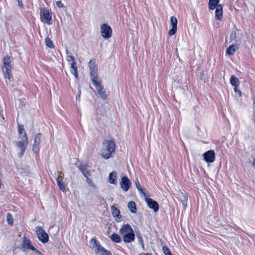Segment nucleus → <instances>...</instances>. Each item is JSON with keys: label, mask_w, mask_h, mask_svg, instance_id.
<instances>
[{"label": "nucleus", "mask_w": 255, "mask_h": 255, "mask_svg": "<svg viewBox=\"0 0 255 255\" xmlns=\"http://www.w3.org/2000/svg\"><path fill=\"white\" fill-rule=\"evenodd\" d=\"M120 233L123 236L125 243H131L134 241L135 234L132 228L129 224L123 225L120 230Z\"/></svg>", "instance_id": "f257e3e1"}, {"label": "nucleus", "mask_w": 255, "mask_h": 255, "mask_svg": "<svg viewBox=\"0 0 255 255\" xmlns=\"http://www.w3.org/2000/svg\"><path fill=\"white\" fill-rule=\"evenodd\" d=\"M89 246L92 250H94L96 254L100 255H111V253L105 249L95 237L92 238L90 241Z\"/></svg>", "instance_id": "f03ea898"}, {"label": "nucleus", "mask_w": 255, "mask_h": 255, "mask_svg": "<svg viewBox=\"0 0 255 255\" xmlns=\"http://www.w3.org/2000/svg\"><path fill=\"white\" fill-rule=\"evenodd\" d=\"M19 138L21 140L14 141L13 143L16 147L20 149V152L18 153V156L19 157H22L29 144V141L27 134L20 136Z\"/></svg>", "instance_id": "7ed1b4c3"}, {"label": "nucleus", "mask_w": 255, "mask_h": 255, "mask_svg": "<svg viewBox=\"0 0 255 255\" xmlns=\"http://www.w3.org/2000/svg\"><path fill=\"white\" fill-rule=\"evenodd\" d=\"M219 2V0H209V8L211 10L216 9V17L218 20H221L223 17V6Z\"/></svg>", "instance_id": "20e7f679"}, {"label": "nucleus", "mask_w": 255, "mask_h": 255, "mask_svg": "<svg viewBox=\"0 0 255 255\" xmlns=\"http://www.w3.org/2000/svg\"><path fill=\"white\" fill-rule=\"evenodd\" d=\"M11 60L9 56H5L3 60V74L5 78H7L9 80L12 77L11 74Z\"/></svg>", "instance_id": "39448f33"}, {"label": "nucleus", "mask_w": 255, "mask_h": 255, "mask_svg": "<svg viewBox=\"0 0 255 255\" xmlns=\"http://www.w3.org/2000/svg\"><path fill=\"white\" fill-rule=\"evenodd\" d=\"M90 71V77L92 82L100 80L98 75V67L96 65L95 60H91L88 63Z\"/></svg>", "instance_id": "423d86ee"}, {"label": "nucleus", "mask_w": 255, "mask_h": 255, "mask_svg": "<svg viewBox=\"0 0 255 255\" xmlns=\"http://www.w3.org/2000/svg\"><path fill=\"white\" fill-rule=\"evenodd\" d=\"M112 140L111 139L106 140L103 145L102 149L101 151V155L106 159H108L110 157L112 154Z\"/></svg>", "instance_id": "0eeeda50"}, {"label": "nucleus", "mask_w": 255, "mask_h": 255, "mask_svg": "<svg viewBox=\"0 0 255 255\" xmlns=\"http://www.w3.org/2000/svg\"><path fill=\"white\" fill-rule=\"evenodd\" d=\"M244 37L243 33L241 30L236 29L233 30L230 36V39L231 42L234 41L236 43L241 42Z\"/></svg>", "instance_id": "6e6552de"}, {"label": "nucleus", "mask_w": 255, "mask_h": 255, "mask_svg": "<svg viewBox=\"0 0 255 255\" xmlns=\"http://www.w3.org/2000/svg\"><path fill=\"white\" fill-rule=\"evenodd\" d=\"M41 20L44 23L50 25L52 24V16L49 10L46 8H42L40 10Z\"/></svg>", "instance_id": "1a4fd4ad"}, {"label": "nucleus", "mask_w": 255, "mask_h": 255, "mask_svg": "<svg viewBox=\"0 0 255 255\" xmlns=\"http://www.w3.org/2000/svg\"><path fill=\"white\" fill-rule=\"evenodd\" d=\"M36 233L39 241L43 244L46 243L49 241L48 235L42 229V227L36 228Z\"/></svg>", "instance_id": "9d476101"}, {"label": "nucleus", "mask_w": 255, "mask_h": 255, "mask_svg": "<svg viewBox=\"0 0 255 255\" xmlns=\"http://www.w3.org/2000/svg\"><path fill=\"white\" fill-rule=\"evenodd\" d=\"M92 83L93 85L95 86L98 93L100 95V97L103 100H106L107 97V94L104 88L101 84L100 80L95 81V82H92Z\"/></svg>", "instance_id": "9b49d317"}, {"label": "nucleus", "mask_w": 255, "mask_h": 255, "mask_svg": "<svg viewBox=\"0 0 255 255\" xmlns=\"http://www.w3.org/2000/svg\"><path fill=\"white\" fill-rule=\"evenodd\" d=\"M101 32L104 38H109L110 37L112 33L111 28L107 24H103L101 27Z\"/></svg>", "instance_id": "f8f14e48"}, {"label": "nucleus", "mask_w": 255, "mask_h": 255, "mask_svg": "<svg viewBox=\"0 0 255 255\" xmlns=\"http://www.w3.org/2000/svg\"><path fill=\"white\" fill-rule=\"evenodd\" d=\"M21 246L23 251H26L27 250H35V247L31 244L30 240L27 239L26 237H24L23 238Z\"/></svg>", "instance_id": "ddd939ff"}, {"label": "nucleus", "mask_w": 255, "mask_h": 255, "mask_svg": "<svg viewBox=\"0 0 255 255\" xmlns=\"http://www.w3.org/2000/svg\"><path fill=\"white\" fill-rule=\"evenodd\" d=\"M130 185V181L127 177L124 176L122 178L121 181L120 182V186L123 191L125 192L128 191Z\"/></svg>", "instance_id": "4468645a"}, {"label": "nucleus", "mask_w": 255, "mask_h": 255, "mask_svg": "<svg viewBox=\"0 0 255 255\" xmlns=\"http://www.w3.org/2000/svg\"><path fill=\"white\" fill-rule=\"evenodd\" d=\"M170 25L171 26V29L169 30L168 34L170 36H172L174 35L177 31V19L174 16H172L170 18Z\"/></svg>", "instance_id": "2eb2a0df"}, {"label": "nucleus", "mask_w": 255, "mask_h": 255, "mask_svg": "<svg viewBox=\"0 0 255 255\" xmlns=\"http://www.w3.org/2000/svg\"><path fill=\"white\" fill-rule=\"evenodd\" d=\"M204 159L207 162L212 163L215 159V153L213 150H209L205 152L204 154Z\"/></svg>", "instance_id": "dca6fc26"}, {"label": "nucleus", "mask_w": 255, "mask_h": 255, "mask_svg": "<svg viewBox=\"0 0 255 255\" xmlns=\"http://www.w3.org/2000/svg\"><path fill=\"white\" fill-rule=\"evenodd\" d=\"M145 197V201L148 205V206L150 209H152L155 212L158 211L159 209V205L156 201L153 200L151 198Z\"/></svg>", "instance_id": "f3484780"}, {"label": "nucleus", "mask_w": 255, "mask_h": 255, "mask_svg": "<svg viewBox=\"0 0 255 255\" xmlns=\"http://www.w3.org/2000/svg\"><path fill=\"white\" fill-rule=\"evenodd\" d=\"M239 44L235 43L230 46L227 49L226 53L228 55H232L239 49Z\"/></svg>", "instance_id": "a211bd4d"}, {"label": "nucleus", "mask_w": 255, "mask_h": 255, "mask_svg": "<svg viewBox=\"0 0 255 255\" xmlns=\"http://www.w3.org/2000/svg\"><path fill=\"white\" fill-rule=\"evenodd\" d=\"M70 65V71L72 74H73L75 77L77 79L78 78V68L76 62H72V63H69Z\"/></svg>", "instance_id": "6ab92c4d"}, {"label": "nucleus", "mask_w": 255, "mask_h": 255, "mask_svg": "<svg viewBox=\"0 0 255 255\" xmlns=\"http://www.w3.org/2000/svg\"><path fill=\"white\" fill-rule=\"evenodd\" d=\"M113 216L117 222L121 221L122 216L120 211L114 206H113Z\"/></svg>", "instance_id": "aec40b11"}, {"label": "nucleus", "mask_w": 255, "mask_h": 255, "mask_svg": "<svg viewBox=\"0 0 255 255\" xmlns=\"http://www.w3.org/2000/svg\"><path fill=\"white\" fill-rule=\"evenodd\" d=\"M63 177L62 176H58L56 178V181L59 188L63 192L65 191V187L63 182Z\"/></svg>", "instance_id": "412c9836"}, {"label": "nucleus", "mask_w": 255, "mask_h": 255, "mask_svg": "<svg viewBox=\"0 0 255 255\" xmlns=\"http://www.w3.org/2000/svg\"><path fill=\"white\" fill-rule=\"evenodd\" d=\"M231 84L234 87H238L240 84L239 79L235 75H232L230 78Z\"/></svg>", "instance_id": "4be33fe9"}, {"label": "nucleus", "mask_w": 255, "mask_h": 255, "mask_svg": "<svg viewBox=\"0 0 255 255\" xmlns=\"http://www.w3.org/2000/svg\"><path fill=\"white\" fill-rule=\"evenodd\" d=\"M78 168L85 177L86 178L89 177V176L90 175V172L89 171L87 170L85 166L81 165L78 166Z\"/></svg>", "instance_id": "5701e85b"}, {"label": "nucleus", "mask_w": 255, "mask_h": 255, "mask_svg": "<svg viewBox=\"0 0 255 255\" xmlns=\"http://www.w3.org/2000/svg\"><path fill=\"white\" fill-rule=\"evenodd\" d=\"M128 207L129 210L131 211L132 213H136V207L135 203L131 201L128 202Z\"/></svg>", "instance_id": "b1692460"}, {"label": "nucleus", "mask_w": 255, "mask_h": 255, "mask_svg": "<svg viewBox=\"0 0 255 255\" xmlns=\"http://www.w3.org/2000/svg\"><path fill=\"white\" fill-rule=\"evenodd\" d=\"M18 133L20 136H22L23 135H24L25 134H27L26 132L25 131L24 127L23 125H20L19 124L18 125Z\"/></svg>", "instance_id": "393cba45"}, {"label": "nucleus", "mask_w": 255, "mask_h": 255, "mask_svg": "<svg viewBox=\"0 0 255 255\" xmlns=\"http://www.w3.org/2000/svg\"><path fill=\"white\" fill-rule=\"evenodd\" d=\"M135 184L136 187L138 189V190L139 191H140L144 197H145L146 194L143 192V190L142 188L141 187V186L140 183L139 182V181L137 180H136L135 181Z\"/></svg>", "instance_id": "a878e982"}, {"label": "nucleus", "mask_w": 255, "mask_h": 255, "mask_svg": "<svg viewBox=\"0 0 255 255\" xmlns=\"http://www.w3.org/2000/svg\"><path fill=\"white\" fill-rule=\"evenodd\" d=\"M41 134L39 133L35 135L34 138V143L40 145L41 142Z\"/></svg>", "instance_id": "bb28decb"}, {"label": "nucleus", "mask_w": 255, "mask_h": 255, "mask_svg": "<svg viewBox=\"0 0 255 255\" xmlns=\"http://www.w3.org/2000/svg\"><path fill=\"white\" fill-rule=\"evenodd\" d=\"M46 45L47 47L53 48L54 47V45L51 41V40L48 37H47L45 39Z\"/></svg>", "instance_id": "cd10ccee"}, {"label": "nucleus", "mask_w": 255, "mask_h": 255, "mask_svg": "<svg viewBox=\"0 0 255 255\" xmlns=\"http://www.w3.org/2000/svg\"><path fill=\"white\" fill-rule=\"evenodd\" d=\"M32 150L35 153H38L40 150V145L34 143L32 145Z\"/></svg>", "instance_id": "c85d7f7f"}, {"label": "nucleus", "mask_w": 255, "mask_h": 255, "mask_svg": "<svg viewBox=\"0 0 255 255\" xmlns=\"http://www.w3.org/2000/svg\"><path fill=\"white\" fill-rule=\"evenodd\" d=\"M183 199H182V203L183 205L186 208L187 206V196L186 194L182 193Z\"/></svg>", "instance_id": "c756f323"}, {"label": "nucleus", "mask_w": 255, "mask_h": 255, "mask_svg": "<svg viewBox=\"0 0 255 255\" xmlns=\"http://www.w3.org/2000/svg\"><path fill=\"white\" fill-rule=\"evenodd\" d=\"M121 241L120 237L117 234H113V241L119 243Z\"/></svg>", "instance_id": "7c9ffc66"}, {"label": "nucleus", "mask_w": 255, "mask_h": 255, "mask_svg": "<svg viewBox=\"0 0 255 255\" xmlns=\"http://www.w3.org/2000/svg\"><path fill=\"white\" fill-rule=\"evenodd\" d=\"M68 53H69V52H68V50H66V54H68ZM66 60L69 62V63H72V62L75 61L74 58L72 56L69 55H67Z\"/></svg>", "instance_id": "2f4dec72"}, {"label": "nucleus", "mask_w": 255, "mask_h": 255, "mask_svg": "<svg viewBox=\"0 0 255 255\" xmlns=\"http://www.w3.org/2000/svg\"><path fill=\"white\" fill-rule=\"evenodd\" d=\"M162 251L165 255H172L169 249L166 246L163 247Z\"/></svg>", "instance_id": "473e14b6"}, {"label": "nucleus", "mask_w": 255, "mask_h": 255, "mask_svg": "<svg viewBox=\"0 0 255 255\" xmlns=\"http://www.w3.org/2000/svg\"><path fill=\"white\" fill-rule=\"evenodd\" d=\"M86 180H87V183L90 186H91V187H93L95 189L97 188L96 185L94 184L93 183L92 180L89 177L86 178Z\"/></svg>", "instance_id": "72a5a7b5"}, {"label": "nucleus", "mask_w": 255, "mask_h": 255, "mask_svg": "<svg viewBox=\"0 0 255 255\" xmlns=\"http://www.w3.org/2000/svg\"><path fill=\"white\" fill-rule=\"evenodd\" d=\"M254 102V107H253V120L255 124V99H254L253 100Z\"/></svg>", "instance_id": "f704fd0d"}, {"label": "nucleus", "mask_w": 255, "mask_h": 255, "mask_svg": "<svg viewBox=\"0 0 255 255\" xmlns=\"http://www.w3.org/2000/svg\"><path fill=\"white\" fill-rule=\"evenodd\" d=\"M56 4L57 6L59 8H62V7H63V6H64L63 4L60 0L56 1Z\"/></svg>", "instance_id": "c9c22d12"}, {"label": "nucleus", "mask_w": 255, "mask_h": 255, "mask_svg": "<svg viewBox=\"0 0 255 255\" xmlns=\"http://www.w3.org/2000/svg\"><path fill=\"white\" fill-rule=\"evenodd\" d=\"M117 176L116 172L113 171V184H116V178H117Z\"/></svg>", "instance_id": "e433bc0d"}, {"label": "nucleus", "mask_w": 255, "mask_h": 255, "mask_svg": "<svg viewBox=\"0 0 255 255\" xmlns=\"http://www.w3.org/2000/svg\"><path fill=\"white\" fill-rule=\"evenodd\" d=\"M234 90L235 92L239 93L240 97L242 96V92L240 90L238 89V87H234Z\"/></svg>", "instance_id": "4c0bfd02"}, {"label": "nucleus", "mask_w": 255, "mask_h": 255, "mask_svg": "<svg viewBox=\"0 0 255 255\" xmlns=\"http://www.w3.org/2000/svg\"><path fill=\"white\" fill-rule=\"evenodd\" d=\"M9 217H11V215H10V214H9V213H8V214H7V222H8V223L9 224H12V223H13V221H12V219H9Z\"/></svg>", "instance_id": "58836bf2"}, {"label": "nucleus", "mask_w": 255, "mask_h": 255, "mask_svg": "<svg viewBox=\"0 0 255 255\" xmlns=\"http://www.w3.org/2000/svg\"><path fill=\"white\" fill-rule=\"evenodd\" d=\"M32 251H34L35 252V254L37 255H43V254L39 251L37 250L35 248V250H32Z\"/></svg>", "instance_id": "ea45409f"}, {"label": "nucleus", "mask_w": 255, "mask_h": 255, "mask_svg": "<svg viewBox=\"0 0 255 255\" xmlns=\"http://www.w3.org/2000/svg\"><path fill=\"white\" fill-rule=\"evenodd\" d=\"M109 182L112 184V172H110L109 174Z\"/></svg>", "instance_id": "a19ab883"}, {"label": "nucleus", "mask_w": 255, "mask_h": 255, "mask_svg": "<svg viewBox=\"0 0 255 255\" xmlns=\"http://www.w3.org/2000/svg\"><path fill=\"white\" fill-rule=\"evenodd\" d=\"M18 4L20 7H22L23 4L22 2V0H18Z\"/></svg>", "instance_id": "79ce46f5"}, {"label": "nucleus", "mask_w": 255, "mask_h": 255, "mask_svg": "<svg viewBox=\"0 0 255 255\" xmlns=\"http://www.w3.org/2000/svg\"><path fill=\"white\" fill-rule=\"evenodd\" d=\"M80 94H81V91L80 90L79 91V93H78V95L77 96V97H76V99H78V98H80Z\"/></svg>", "instance_id": "37998d69"}, {"label": "nucleus", "mask_w": 255, "mask_h": 255, "mask_svg": "<svg viewBox=\"0 0 255 255\" xmlns=\"http://www.w3.org/2000/svg\"><path fill=\"white\" fill-rule=\"evenodd\" d=\"M116 148V144L113 143V152L115 150Z\"/></svg>", "instance_id": "c03bdc74"}, {"label": "nucleus", "mask_w": 255, "mask_h": 255, "mask_svg": "<svg viewBox=\"0 0 255 255\" xmlns=\"http://www.w3.org/2000/svg\"><path fill=\"white\" fill-rule=\"evenodd\" d=\"M253 165L254 167H255V158L254 159V161H253Z\"/></svg>", "instance_id": "a18cd8bd"}, {"label": "nucleus", "mask_w": 255, "mask_h": 255, "mask_svg": "<svg viewBox=\"0 0 255 255\" xmlns=\"http://www.w3.org/2000/svg\"><path fill=\"white\" fill-rule=\"evenodd\" d=\"M108 234H109V235H108L109 238H111L112 239V235H110L109 233H108Z\"/></svg>", "instance_id": "49530a36"}, {"label": "nucleus", "mask_w": 255, "mask_h": 255, "mask_svg": "<svg viewBox=\"0 0 255 255\" xmlns=\"http://www.w3.org/2000/svg\"><path fill=\"white\" fill-rule=\"evenodd\" d=\"M144 255H151V254H146Z\"/></svg>", "instance_id": "de8ad7c7"}, {"label": "nucleus", "mask_w": 255, "mask_h": 255, "mask_svg": "<svg viewBox=\"0 0 255 255\" xmlns=\"http://www.w3.org/2000/svg\"><path fill=\"white\" fill-rule=\"evenodd\" d=\"M142 248H144V246H143V244L142 243Z\"/></svg>", "instance_id": "09e8293b"}, {"label": "nucleus", "mask_w": 255, "mask_h": 255, "mask_svg": "<svg viewBox=\"0 0 255 255\" xmlns=\"http://www.w3.org/2000/svg\"><path fill=\"white\" fill-rule=\"evenodd\" d=\"M6 83L7 84H8V82H7V81H6Z\"/></svg>", "instance_id": "8fccbe9b"}]
</instances>
